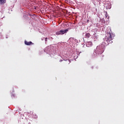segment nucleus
Instances as JSON below:
<instances>
[{"instance_id": "1", "label": "nucleus", "mask_w": 124, "mask_h": 124, "mask_svg": "<svg viewBox=\"0 0 124 124\" xmlns=\"http://www.w3.org/2000/svg\"><path fill=\"white\" fill-rule=\"evenodd\" d=\"M107 35L106 36L104 41L101 44V46H97L96 47V53L97 55H101L104 52V49H105V46H107L109 43H113V38L115 37V34L112 33L111 29L110 31L107 33Z\"/></svg>"}, {"instance_id": "2", "label": "nucleus", "mask_w": 124, "mask_h": 124, "mask_svg": "<svg viewBox=\"0 0 124 124\" xmlns=\"http://www.w3.org/2000/svg\"><path fill=\"white\" fill-rule=\"evenodd\" d=\"M68 31V29H66L65 30H61L59 31L56 32V34L59 35L60 34H64V33H66Z\"/></svg>"}, {"instance_id": "3", "label": "nucleus", "mask_w": 124, "mask_h": 124, "mask_svg": "<svg viewBox=\"0 0 124 124\" xmlns=\"http://www.w3.org/2000/svg\"><path fill=\"white\" fill-rule=\"evenodd\" d=\"M86 46L87 47H92L93 46V43L92 42H88L86 43Z\"/></svg>"}, {"instance_id": "4", "label": "nucleus", "mask_w": 124, "mask_h": 124, "mask_svg": "<svg viewBox=\"0 0 124 124\" xmlns=\"http://www.w3.org/2000/svg\"><path fill=\"white\" fill-rule=\"evenodd\" d=\"M25 44L27 46L31 45V42H27V41H25Z\"/></svg>"}, {"instance_id": "5", "label": "nucleus", "mask_w": 124, "mask_h": 124, "mask_svg": "<svg viewBox=\"0 0 124 124\" xmlns=\"http://www.w3.org/2000/svg\"><path fill=\"white\" fill-rule=\"evenodd\" d=\"M38 8H37V6H35L32 5L31 6L32 11V10H37Z\"/></svg>"}, {"instance_id": "6", "label": "nucleus", "mask_w": 124, "mask_h": 124, "mask_svg": "<svg viewBox=\"0 0 124 124\" xmlns=\"http://www.w3.org/2000/svg\"><path fill=\"white\" fill-rule=\"evenodd\" d=\"M6 2L5 0H0V4H4Z\"/></svg>"}, {"instance_id": "7", "label": "nucleus", "mask_w": 124, "mask_h": 124, "mask_svg": "<svg viewBox=\"0 0 124 124\" xmlns=\"http://www.w3.org/2000/svg\"><path fill=\"white\" fill-rule=\"evenodd\" d=\"M90 36H91V34H90L89 33H86L85 34V37H87V38H89V37H90Z\"/></svg>"}, {"instance_id": "8", "label": "nucleus", "mask_w": 124, "mask_h": 124, "mask_svg": "<svg viewBox=\"0 0 124 124\" xmlns=\"http://www.w3.org/2000/svg\"><path fill=\"white\" fill-rule=\"evenodd\" d=\"M48 49H49V46H47V47L45 48V52H46L47 53V52H48V51H49V50H48Z\"/></svg>"}, {"instance_id": "9", "label": "nucleus", "mask_w": 124, "mask_h": 124, "mask_svg": "<svg viewBox=\"0 0 124 124\" xmlns=\"http://www.w3.org/2000/svg\"><path fill=\"white\" fill-rule=\"evenodd\" d=\"M45 41L46 42H47V41H48V38H46L45 39Z\"/></svg>"}, {"instance_id": "10", "label": "nucleus", "mask_w": 124, "mask_h": 124, "mask_svg": "<svg viewBox=\"0 0 124 124\" xmlns=\"http://www.w3.org/2000/svg\"><path fill=\"white\" fill-rule=\"evenodd\" d=\"M34 17V15H32V18H33Z\"/></svg>"}, {"instance_id": "11", "label": "nucleus", "mask_w": 124, "mask_h": 124, "mask_svg": "<svg viewBox=\"0 0 124 124\" xmlns=\"http://www.w3.org/2000/svg\"><path fill=\"white\" fill-rule=\"evenodd\" d=\"M92 69H93V67H92Z\"/></svg>"}, {"instance_id": "12", "label": "nucleus", "mask_w": 124, "mask_h": 124, "mask_svg": "<svg viewBox=\"0 0 124 124\" xmlns=\"http://www.w3.org/2000/svg\"><path fill=\"white\" fill-rule=\"evenodd\" d=\"M31 45H33V43H31Z\"/></svg>"}, {"instance_id": "13", "label": "nucleus", "mask_w": 124, "mask_h": 124, "mask_svg": "<svg viewBox=\"0 0 124 124\" xmlns=\"http://www.w3.org/2000/svg\"><path fill=\"white\" fill-rule=\"evenodd\" d=\"M32 4H34L33 3H32Z\"/></svg>"}, {"instance_id": "14", "label": "nucleus", "mask_w": 124, "mask_h": 124, "mask_svg": "<svg viewBox=\"0 0 124 124\" xmlns=\"http://www.w3.org/2000/svg\"><path fill=\"white\" fill-rule=\"evenodd\" d=\"M35 118H37V116H35Z\"/></svg>"}]
</instances>
